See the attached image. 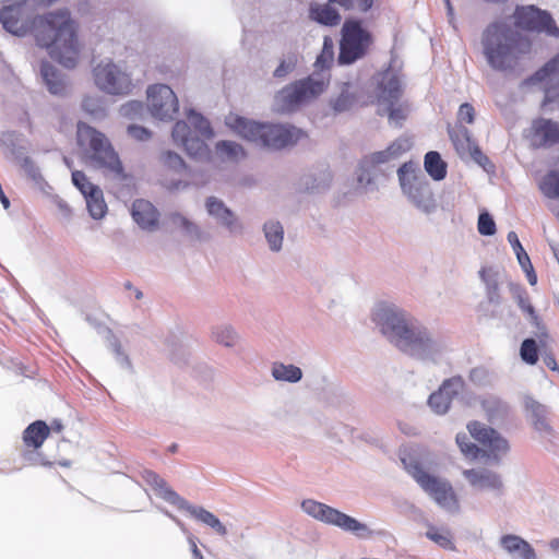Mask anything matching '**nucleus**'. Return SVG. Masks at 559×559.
I'll return each instance as SVG.
<instances>
[{"instance_id": "obj_1", "label": "nucleus", "mask_w": 559, "mask_h": 559, "mask_svg": "<svg viewBox=\"0 0 559 559\" xmlns=\"http://www.w3.org/2000/svg\"><path fill=\"white\" fill-rule=\"evenodd\" d=\"M9 3L0 10V23L5 32L17 37L33 33L36 44L46 48L52 59L68 69L76 66L80 56L78 25L68 9L35 14L28 10L29 4Z\"/></svg>"}, {"instance_id": "obj_2", "label": "nucleus", "mask_w": 559, "mask_h": 559, "mask_svg": "<svg viewBox=\"0 0 559 559\" xmlns=\"http://www.w3.org/2000/svg\"><path fill=\"white\" fill-rule=\"evenodd\" d=\"M371 320L391 345L413 359L440 365L451 350L445 335L428 328L394 304H377Z\"/></svg>"}, {"instance_id": "obj_3", "label": "nucleus", "mask_w": 559, "mask_h": 559, "mask_svg": "<svg viewBox=\"0 0 559 559\" xmlns=\"http://www.w3.org/2000/svg\"><path fill=\"white\" fill-rule=\"evenodd\" d=\"M487 63L496 71L514 73L528 55L532 44L525 36L504 22H493L486 27L481 38Z\"/></svg>"}, {"instance_id": "obj_4", "label": "nucleus", "mask_w": 559, "mask_h": 559, "mask_svg": "<svg viewBox=\"0 0 559 559\" xmlns=\"http://www.w3.org/2000/svg\"><path fill=\"white\" fill-rule=\"evenodd\" d=\"M225 124L243 140L269 151L294 146L308 136L290 123L258 122L234 114L226 116Z\"/></svg>"}, {"instance_id": "obj_5", "label": "nucleus", "mask_w": 559, "mask_h": 559, "mask_svg": "<svg viewBox=\"0 0 559 559\" xmlns=\"http://www.w3.org/2000/svg\"><path fill=\"white\" fill-rule=\"evenodd\" d=\"M401 190L407 201L421 214L431 216L438 211V202L429 180L413 162L397 169Z\"/></svg>"}, {"instance_id": "obj_6", "label": "nucleus", "mask_w": 559, "mask_h": 559, "mask_svg": "<svg viewBox=\"0 0 559 559\" xmlns=\"http://www.w3.org/2000/svg\"><path fill=\"white\" fill-rule=\"evenodd\" d=\"M402 463L407 473L441 509L450 513L460 512L457 496L449 480L429 474L412 456L402 457Z\"/></svg>"}, {"instance_id": "obj_7", "label": "nucleus", "mask_w": 559, "mask_h": 559, "mask_svg": "<svg viewBox=\"0 0 559 559\" xmlns=\"http://www.w3.org/2000/svg\"><path fill=\"white\" fill-rule=\"evenodd\" d=\"M141 476L143 480L155 490L158 497H160L168 503L176 506L178 509L189 512L191 516L202 522L203 524L210 526L221 536L227 535L226 526L219 521V519L215 514L205 510L202 507L193 506L186 499L181 498L155 472L151 469H144L141 473Z\"/></svg>"}, {"instance_id": "obj_8", "label": "nucleus", "mask_w": 559, "mask_h": 559, "mask_svg": "<svg viewBox=\"0 0 559 559\" xmlns=\"http://www.w3.org/2000/svg\"><path fill=\"white\" fill-rule=\"evenodd\" d=\"M76 133L79 144L90 148L91 157L98 167L107 169L119 179L126 177L119 156L104 133L84 122L78 123Z\"/></svg>"}, {"instance_id": "obj_9", "label": "nucleus", "mask_w": 559, "mask_h": 559, "mask_svg": "<svg viewBox=\"0 0 559 559\" xmlns=\"http://www.w3.org/2000/svg\"><path fill=\"white\" fill-rule=\"evenodd\" d=\"M324 88V82L312 76L295 81L276 93L273 109L282 115L295 112L322 94Z\"/></svg>"}, {"instance_id": "obj_10", "label": "nucleus", "mask_w": 559, "mask_h": 559, "mask_svg": "<svg viewBox=\"0 0 559 559\" xmlns=\"http://www.w3.org/2000/svg\"><path fill=\"white\" fill-rule=\"evenodd\" d=\"M301 509L305 513L312 516L313 519L329 525L337 526L341 530L349 532L359 538H369L372 535V531L368 527L367 524L361 523L358 520L322 502L312 499H306L301 503Z\"/></svg>"}, {"instance_id": "obj_11", "label": "nucleus", "mask_w": 559, "mask_h": 559, "mask_svg": "<svg viewBox=\"0 0 559 559\" xmlns=\"http://www.w3.org/2000/svg\"><path fill=\"white\" fill-rule=\"evenodd\" d=\"M372 43L371 34L361 25V21L346 20L342 27L340 41V64H352L361 59Z\"/></svg>"}, {"instance_id": "obj_12", "label": "nucleus", "mask_w": 559, "mask_h": 559, "mask_svg": "<svg viewBox=\"0 0 559 559\" xmlns=\"http://www.w3.org/2000/svg\"><path fill=\"white\" fill-rule=\"evenodd\" d=\"M93 78L95 85L108 95H127L133 87L131 75L126 68L109 59L103 60L94 67Z\"/></svg>"}, {"instance_id": "obj_13", "label": "nucleus", "mask_w": 559, "mask_h": 559, "mask_svg": "<svg viewBox=\"0 0 559 559\" xmlns=\"http://www.w3.org/2000/svg\"><path fill=\"white\" fill-rule=\"evenodd\" d=\"M371 84L377 106L388 102H399L404 90L401 68L391 63L385 70L372 76Z\"/></svg>"}, {"instance_id": "obj_14", "label": "nucleus", "mask_w": 559, "mask_h": 559, "mask_svg": "<svg viewBox=\"0 0 559 559\" xmlns=\"http://www.w3.org/2000/svg\"><path fill=\"white\" fill-rule=\"evenodd\" d=\"M514 20L515 25L520 28L559 38V27L550 13L535 5L518 7L514 12Z\"/></svg>"}, {"instance_id": "obj_15", "label": "nucleus", "mask_w": 559, "mask_h": 559, "mask_svg": "<svg viewBox=\"0 0 559 559\" xmlns=\"http://www.w3.org/2000/svg\"><path fill=\"white\" fill-rule=\"evenodd\" d=\"M147 106L153 117L173 120L178 112V98L166 84H155L147 88Z\"/></svg>"}, {"instance_id": "obj_16", "label": "nucleus", "mask_w": 559, "mask_h": 559, "mask_svg": "<svg viewBox=\"0 0 559 559\" xmlns=\"http://www.w3.org/2000/svg\"><path fill=\"white\" fill-rule=\"evenodd\" d=\"M468 432L476 441L487 448L488 457L499 463L501 457L509 452L508 440L493 428L487 427L479 421H472L467 425Z\"/></svg>"}, {"instance_id": "obj_17", "label": "nucleus", "mask_w": 559, "mask_h": 559, "mask_svg": "<svg viewBox=\"0 0 559 559\" xmlns=\"http://www.w3.org/2000/svg\"><path fill=\"white\" fill-rule=\"evenodd\" d=\"M524 86L539 85L545 92V103L559 99V55L549 60L533 75L525 79Z\"/></svg>"}, {"instance_id": "obj_18", "label": "nucleus", "mask_w": 559, "mask_h": 559, "mask_svg": "<svg viewBox=\"0 0 559 559\" xmlns=\"http://www.w3.org/2000/svg\"><path fill=\"white\" fill-rule=\"evenodd\" d=\"M173 139L180 144L187 154L195 159H206L210 156V148L204 138L192 134L186 121H177L173 128Z\"/></svg>"}, {"instance_id": "obj_19", "label": "nucleus", "mask_w": 559, "mask_h": 559, "mask_svg": "<svg viewBox=\"0 0 559 559\" xmlns=\"http://www.w3.org/2000/svg\"><path fill=\"white\" fill-rule=\"evenodd\" d=\"M465 386V381L461 376H454L445 379L438 391L430 394L428 405L431 411L438 415H444L450 409L452 400L457 396Z\"/></svg>"}, {"instance_id": "obj_20", "label": "nucleus", "mask_w": 559, "mask_h": 559, "mask_svg": "<svg viewBox=\"0 0 559 559\" xmlns=\"http://www.w3.org/2000/svg\"><path fill=\"white\" fill-rule=\"evenodd\" d=\"M525 136L536 148L551 147L559 143V122L543 117L534 119Z\"/></svg>"}, {"instance_id": "obj_21", "label": "nucleus", "mask_w": 559, "mask_h": 559, "mask_svg": "<svg viewBox=\"0 0 559 559\" xmlns=\"http://www.w3.org/2000/svg\"><path fill=\"white\" fill-rule=\"evenodd\" d=\"M463 476L469 485L477 490H487L496 497H501L506 492V486L501 474L496 471L477 467L464 469Z\"/></svg>"}, {"instance_id": "obj_22", "label": "nucleus", "mask_w": 559, "mask_h": 559, "mask_svg": "<svg viewBox=\"0 0 559 559\" xmlns=\"http://www.w3.org/2000/svg\"><path fill=\"white\" fill-rule=\"evenodd\" d=\"M207 214L223 228L230 234H241L243 226L235 212L229 209L221 199L209 197L205 200Z\"/></svg>"}, {"instance_id": "obj_23", "label": "nucleus", "mask_w": 559, "mask_h": 559, "mask_svg": "<svg viewBox=\"0 0 559 559\" xmlns=\"http://www.w3.org/2000/svg\"><path fill=\"white\" fill-rule=\"evenodd\" d=\"M479 275L485 284L487 297V304L480 305V311L488 318H496L498 317L497 307L501 301L499 293L500 274L492 267H483Z\"/></svg>"}, {"instance_id": "obj_24", "label": "nucleus", "mask_w": 559, "mask_h": 559, "mask_svg": "<svg viewBox=\"0 0 559 559\" xmlns=\"http://www.w3.org/2000/svg\"><path fill=\"white\" fill-rule=\"evenodd\" d=\"M524 405L536 432L543 439L552 440L555 438V430L547 419L548 408L531 396L525 397Z\"/></svg>"}, {"instance_id": "obj_25", "label": "nucleus", "mask_w": 559, "mask_h": 559, "mask_svg": "<svg viewBox=\"0 0 559 559\" xmlns=\"http://www.w3.org/2000/svg\"><path fill=\"white\" fill-rule=\"evenodd\" d=\"M449 136L462 157L472 156L476 162L480 163L483 153L471 136V132L466 127L456 126L449 129Z\"/></svg>"}, {"instance_id": "obj_26", "label": "nucleus", "mask_w": 559, "mask_h": 559, "mask_svg": "<svg viewBox=\"0 0 559 559\" xmlns=\"http://www.w3.org/2000/svg\"><path fill=\"white\" fill-rule=\"evenodd\" d=\"M412 145V140L408 136H400L386 148L373 152L367 155V158L380 169V166L388 165L399 159L403 154L411 150Z\"/></svg>"}, {"instance_id": "obj_27", "label": "nucleus", "mask_w": 559, "mask_h": 559, "mask_svg": "<svg viewBox=\"0 0 559 559\" xmlns=\"http://www.w3.org/2000/svg\"><path fill=\"white\" fill-rule=\"evenodd\" d=\"M499 545L512 559H538L531 544L519 535H502Z\"/></svg>"}, {"instance_id": "obj_28", "label": "nucleus", "mask_w": 559, "mask_h": 559, "mask_svg": "<svg viewBox=\"0 0 559 559\" xmlns=\"http://www.w3.org/2000/svg\"><path fill=\"white\" fill-rule=\"evenodd\" d=\"M131 215L142 229L153 230L157 227L159 213L156 207L146 200H135L132 204Z\"/></svg>"}, {"instance_id": "obj_29", "label": "nucleus", "mask_w": 559, "mask_h": 559, "mask_svg": "<svg viewBox=\"0 0 559 559\" xmlns=\"http://www.w3.org/2000/svg\"><path fill=\"white\" fill-rule=\"evenodd\" d=\"M480 405L488 419L492 423L504 419L510 412L509 404L492 394L481 396Z\"/></svg>"}, {"instance_id": "obj_30", "label": "nucleus", "mask_w": 559, "mask_h": 559, "mask_svg": "<svg viewBox=\"0 0 559 559\" xmlns=\"http://www.w3.org/2000/svg\"><path fill=\"white\" fill-rule=\"evenodd\" d=\"M123 332L108 331L106 336L107 347L114 354L116 362L124 370L132 372L133 366L129 355L122 348Z\"/></svg>"}, {"instance_id": "obj_31", "label": "nucleus", "mask_w": 559, "mask_h": 559, "mask_svg": "<svg viewBox=\"0 0 559 559\" xmlns=\"http://www.w3.org/2000/svg\"><path fill=\"white\" fill-rule=\"evenodd\" d=\"M211 337L216 344L226 348H234L241 341L239 332L230 323H221L213 326Z\"/></svg>"}, {"instance_id": "obj_32", "label": "nucleus", "mask_w": 559, "mask_h": 559, "mask_svg": "<svg viewBox=\"0 0 559 559\" xmlns=\"http://www.w3.org/2000/svg\"><path fill=\"white\" fill-rule=\"evenodd\" d=\"M309 16L311 20L324 26H336L341 22V14L330 3H314L310 5Z\"/></svg>"}, {"instance_id": "obj_33", "label": "nucleus", "mask_w": 559, "mask_h": 559, "mask_svg": "<svg viewBox=\"0 0 559 559\" xmlns=\"http://www.w3.org/2000/svg\"><path fill=\"white\" fill-rule=\"evenodd\" d=\"M380 169L365 156L358 166L357 181L365 191H373L377 189V178Z\"/></svg>"}, {"instance_id": "obj_34", "label": "nucleus", "mask_w": 559, "mask_h": 559, "mask_svg": "<svg viewBox=\"0 0 559 559\" xmlns=\"http://www.w3.org/2000/svg\"><path fill=\"white\" fill-rule=\"evenodd\" d=\"M50 428L43 420L32 423L23 432V441L27 447L38 449L49 436Z\"/></svg>"}, {"instance_id": "obj_35", "label": "nucleus", "mask_w": 559, "mask_h": 559, "mask_svg": "<svg viewBox=\"0 0 559 559\" xmlns=\"http://www.w3.org/2000/svg\"><path fill=\"white\" fill-rule=\"evenodd\" d=\"M40 75L51 94L60 95L64 92L66 84L62 75L52 64L43 61L40 64Z\"/></svg>"}, {"instance_id": "obj_36", "label": "nucleus", "mask_w": 559, "mask_h": 559, "mask_svg": "<svg viewBox=\"0 0 559 559\" xmlns=\"http://www.w3.org/2000/svg\"><path fill=\"white\" fill-rule=\"evenodd\" d=\"M271 374L280 382L297 383L302 379V370L299 367L280 361L272 364Z\"/></svg>"}, {"instance_id": "obj_37", "label": "nucleus", "mask_w": 559, "mask_h": 559, "mask_svg": "<svg viewBox=\"0 0 559 559\" xmlns=\"http://www.w3.org/2000/svg\"><path fill=\"white\" fill-rule=\"evenodd\" d=\"M378 114L386 116L389 123L394 127H401L408 115L407 106L399 102H388L378 106Z\"/></svg>"}, {"instance_id": "obj_38", "label": "nucleus", "mask_w": 559, "mask_h": 559, "mask_svg": "<svg viewBox=\"0 0 559 559\" xmlns=\"http://www.w3.org/2000/svg\"><path fill=\"white\" fill-rule=\"evenodd\" d=\"M424 167L426 173L437 181H440L447 176V163L441 158V155L436 151H429L424 158Z\"/></svg>"}, {"instance_id": "obj_39", "label": "nucleus", "mask_w": 559, "mask_h": 559, "mask_svg": "<svg viewBox=\"0 0 559 559\" xmlns=\"http://www.w3.org/2000/svg\"><path fill=\"white\" fill-rule=\"evenodd\" d=\"M188 126L192 134L200 135L204 139H212L214 136L213 129L206 118L193 109L187 112Z\"/></svg>"}, {"instance_id": "obj_40", "label": "nucleus", "mask_w": 559, "mask_h": 559, "mask_svg": "<svg viewBox=\"0 0 559 559\" xmlns=\"http://www.w3.org/2000/svg\"><path fill=\"white\" fill-rule=\"evenodd\" d=\"M264 237L271 251L278 252L284 240V228L278 221H269L263 226Z\"/></svg>"}, {"instance_id": "obj_41", "label": "nucleus", "mask_w": 559, "mask_h": 559, "mask_svg": "<svg viewBox=\"0 0 559 559\" xmlns=\"http://www.w3.org/2000/svg\"><path fill=\"white\" fill-rule=\"evenodd\" d=\"M216 153L224 159L231 162H238L246 156L243 147L234 141H218L215 144Z\"/></svg>"}, {"instance_id": "obj_42", "label": "nucleus", "mask_w": 559, "mask_h": 559, "mask_svg": "<svg viewBox=\"0 0 559 559\" xmlns=\"http://www.w3.org/2000/svg\"><path fill=\"white\" fill-rule=\"evenodd\" d=\"M85 201L87 211L94 219H100L107 213V204L100 188L92 190V192L90 191V195L86 197Z\"/></svg>"}, {"instance_id": "obj_43", "label": "nucleus", "mask_w": 559, "mask_h": 559, "mask_svg": "<svg viewBox=\"0 0 559 559\" xmlns=\"http://www.w3.org/2000/svg\"><path fill=\"white\" fill-rule=\"evenodd\" d=\"M426 537L436 543L438 546L442 547L443 549H454L452 535L448 528H439L433 525H429V528L426 532Z\"/></svg>"}, {"instance_id": "obj_44", "label": "nucleus", "mask_w": 559, "mask_h": 559, "mask_svg": "<svg viewBox=\"0 0 559 559\" xmlns=\"http://www.w3.org/2000/svg\"><path fill=\"white\" fill-rule=\"evenodd\" d=\"M355 103V95L345 86L337 97L331 99L330 105L335 114H342L348 111Z\"/></svg>"}, {"instance_id": "obj_45", "label": "nucleus", "mask_w": 559, "mask_h": 559, "mask_svg": "<svg viewBox=\"0 0 559 559\" xmlns=\"http://www.w3.org/2000/svg\"><path fill=\"white\" fill-rule=\"evenodd\" d=\"M539 188L545 197L559 199V171L547 174L540 181Z\"/></svg>"}, {"instance_id": "obj_46", "label": "nucleus", "mask_w": 559, "mask_h": 559, "mask_svg": "<svg viewBox=\"0 0 559 559\" xmlns=\"http://www.w3.org/2000/svg\"><path fill=\"white\" fill-rule=\"evenodd\" d=\"M298 61V53L296 51H288L283 55L280 64L274 70L273 75L277 79L285 78L294 71Z\"/></svg>"}, {"instance_id": "obj_47", "label": "nucleus", "mask_w": 559, "mask_h": 559, "mask_svg": "<svg viewBox=\"0 0 559 559\" xmlns=\"http://www.w3.org/2000/svg\"><path fill=\"white\" fill-rule=\"evenodd\" d=\"M456 444L464 456L476 459L480 452L479 448L471 441V437L465 432H460L455 438Z\"/></svg>"}, {"instance_id": "obj_48", "label": "nucleus", "mask_w": 559, "mask_h": 559, "mask_svg": "<svg viewBox=\"0 0 559 559\" xmlns=\"http://www.w3.org/2000/svg\"><path fill=\"white\" fill-rule=\"evenodd\" d=\"M310 178L311 177H307L304 181L305 189L309 192L323 191L331 182V174L328 170L320 171L319 177H314L311 182H309Z\"/></svg>"}, {"instance_id": "obj_49", "label": "nucleus", "mask_w": 559, "mask_h": 559, "mask_svg": "<svg viewBox=\"0 0 559 559\" xmlns=\"http://www.w3.org/2000/svg\"><path fill=\"white\" fill-rule=\"evenodd\" d=\"M507 239L516 255L519 264L521 266H530L531 259L526 251L524 250V248L522 247L516 233L509 231Z\"/></svg>"}, {"instance_id": "obj_50", "label": "nucleus", "mask_w": 559, "mask_h": 559, "mask_svg": "<svg viewBox=\"0 0 559 559\" xmlns=\"http://www.w3.org/2000/svg\"><path fill=\"white\" fill-rule=\"evenodd\" d=\"M520 355L523 361L534 365L538 360L537 344L534 338H525L520 348Z\"/></svg>"}, {"instance_id": "obj_51", "label": "nucleus", "mask_w": 559, "mask_h": 559, "mask_svg": "<svg viewBox=\"0 0 559 559\" xmlns=\"http://www.w3.org/2000/svg\"><path fill=\"white\" fill-rule=\"evenodd\" d=\"M72 182L73 185L80 190V192L84 195V199H86L87 195H90V191L99 189L98 186H95L85 176L84 173L80 170L72 171Z\"/></svg>"}, {"instance_id": "obj_52", "label": "nucleus", "mask_w": 559, "mask_h": 559, "mask_svg": "<svg viewBox=\"0 0 559 559\" xmlns=\"http://www.w3.org/2000/svg\"><path fill=\"white\" fill-rule=\"evenodd\" d=\"M332 3L338 4L345 10H356L361 13L368 12L374 0H329Z\"/></svg>"}, {"instance_id": "obj_53", "label": "nucleus", "mask_w": 559, "mask_h": 559, "mask_svg": "<svg viewBox=\"0 0 559 559\" xmlns=\"http://www.w3.org/2000/svg\"><path fill=\"white\" fill-rule=\"evenodd\" d=\"M82 108L95 118H100L105 115V108L99 97L86 96L82 102Z\"/></svg>"}, {"instance_id": "obj_54", "label": "nucleus", "mask_w": 559, "mask_h": 559, "mask_svg": "<svg viewBox=\"0 0 559 559\" xmlns=\"http://www.w3.org/2000/svg\"><path fill=\"white\" fill-rule=\"evenodd\" d=\"M170 221L174 225L180 226L188 235L197 237L200 235L199 227L180 213H173Z\"/></svg>"}, {"instance_id": "obj_55", "label": "nucleus", "mask_w": 559, "mask_h": 559, "mask_svg": "<svg viewBox=\"0 0 559 559\" xmlns=\"http://www.w3.org/2000/svg\"><path fill=\"white\" fill-rule=\"evenodd\" d=\"M160 159L166 167L175 171H181L186 168L182 157L175 152L167 151L163 153Z\"/></svg>"}, {"instance_id": "obj_56", "label": "nucleus", "mask_w": 559, "mask_h": 559, "mask_svg": "<svg viewBox=\"0 0 559 559\" xmlns=\"http://www.w3.org/2000/svg\"><path fill=\"white\" fill-rule=\"evenodd\" d=\"M477 227L479 234L483 236H492L496 233V223L487 212L479 214Z\"/></svg>"}, {"instance_id": "obj_57", "label": "nucleus", "mask_w": 559, "mask_h": 559, "mask_svg": "<svg viewBox=\"0 0 559 559\" xmlns=\"http://www.w3.org/2000/svg\"><path fill=\"white\" fill-rule=\"evenodd\" d=\"M516 300H518L519 307L530 316L532 323L538 328L539 326V318L536 314L534 307L530 304V300H528V297L526 296V294L519 293L516 296Z\"/></svg>"}, {"instance_id": "obj_58", "label": "nucleus", "mask_w": 559, "mask_h": 559, "mask_svg": "<svg viewBox=\"0 0 559 559\" xmlns=\"http://www.w3.org/2000/svg\"><path fill=\"white\" fill-rule=\"evenodd\" d=\"M471 382L478 386H485L490 383L489 372L484 367H475L469 371Z\"/></svg>"}, {"instance_id": "obj_59", "label": "nucleus", "mask_w": 559, "mask_h": 559, "mask_svg": "<svg viewBox=\"0 0 559 559\" xmlns=\"http://www.w3.org/2000/svg\"><path fill=\"white\" fill-rule=\"evenodd\" d=\"M20 134L15 131H4L0 133V144L11 153H15Z\"/></svg>"}, {"instance_id": "obj_60", "label": "nucleus", "mask_w": 559, "mask_h": 559, "mask_svg": "<svg viewBox=\"0 0 559 559\" xmlns=\"http://www.w3.org/2000/svg\"><path fill=\"white\" fill-rule=\"evenodd\" d=\"M121 115L128 118H135L143 111V104L141 102L132 100L124 104L121 109Z\"/></svg>"}, {"instance_id": "obj_61", "label": "nucleus", "mask_w": 559, "mask_h": 559, "mask_svg": "<svg viewBox=\"0 0 559 559\" xmlns=\"http://www.w3.org/2000/svg\"><path fill=\"white\" fill-rule=\"evenodd\" d=\"M474 118H475L474 107L468 103L462 104L457 111L459 121L466 122V123H473Z\"/></svg>"}, {"instance_id": "obj_62", "label": "nucleus", "mask_w": 559, "mask_h": 559, "mask_svg": "<svg viewBox=\"0 0 559 559\" xmlns=\"http://www.w3.org/2000/svg\"><path fill=\"white\" fill-rule=\"evenodd\" d=\"M128 134L138 141H147L151 138L150 130L136 124H131L128 127Z\"/></svg>"}, {"instance_id": "obj_63", "label": "nucleus", "mask_w": 559, "mask_h": 559, "mask_svg": "<svg viewBox=\"0 0 559 559\" xmlns=\"http://www.w3.org/2000/svg\"><path fill=\"white\" fill-rule=\"evenodd\" d=\"M59 0H0V3H9V2H22L24 4H29L33 9H41L48 8Z\"/></svg>"}, {"instance_id": "obj_64", "label": "nucleus", "mask_w": 559, "mask_h": 559, "mask_svg": "<svg viewBox=\"0 0 559 559\" xmlns=\"http://www.w3.org/2000/svg\"><path fill=\"white\" fill-rule=\"evenodd\" d=\"M333 57V43L329 37L324 38L323 49L321 55L318 57L317 62L324 61L325 59H332Z\"/></svg>"}]
</instances>
